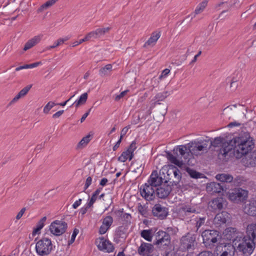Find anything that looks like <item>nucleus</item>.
<instances>
[{
  "mask_svg": "<svg viewBox=\"0 0 256 256\" xmlns=\"http://www.w3.org/2000/svg\"><path fill=\"white\" fill-rule=\"evenodd\" d=\"M58 0H49L42 4V8H47L52 6Z\"/></svg>",
  "mask_w": 256,
  "mask_h": 256,
  "instance_id": "nucleus-46",
  "label": "nucleus"
},
{
  "mask_svg": "<svg viewBox=\"0 0 256 256\" xmlns=\"http://www.w3.org/2000/svg\"><path fill=\"white\" fill-rule=\"evenodd\" d=\"M224 140L223 138H216L212 142V145L218 146L222 144L220 155L225 157L234 156L236 158H240L248 154L254 145L252 138L248 134L235 137L228 142H224Z\"/></svg>",
  "mask_w": 256,
  "mask_h": 256,
  "instance_id": "nucleus-1",
  "label": "nucleus"
},
{
  "mask_svg": "<svg viewBox=\"0 0 256 256\" xmlns=\"http://www.w3.org/2000/svg\"><path fill=\"white\" fill-rule=\"evenodd\" d=\"M240 104H232V105H230L229 106H228L227 107H226V108H224V112L225 110H232L234 108H237L238 106H239Z\"/></svg>",
  "mask_w": 256,
  "mask_h": 256,
  "instance_id": "nucleus-59",
  "label": "nucleus"
},
{
  "mask_svg": "<svg viewBox=\"0 0 256 256\" xmlns=\"http://www.w3.org/2000/svg\"><path fill=\"white\" fill-rule=\"evenodd\" d=\"M244 212L248 215H256V200H252L248 204L246 205Z\"/></svg>",
  "mask_w": 256,
  "mask_h": 256,
  "instance_id": "nucleus-21",
  "label": "nucleus"
},
{
  "mask_svg": "<svg viewBox=\"0 0 256 256\" xmlns=\"http://www.w3.org/2000/svg\"><path fill=\"white\" fill-rule=\"evenodd\" d=\"M136 144L135 141L132 142L129 147L126 150L130 152V154H132V156H134V152L136 149Z\"/></svg>",
  "mask_w": 256,
  "mask_h": 256,
  "instance_id": "nucleus-42",
  "label": "nucleus"
},
{
  "mask_svg": "<svg viewBox=\"0 0 256 256\" xmlns=\"http://www.w3.org/2000/svg\"><path fill=\"white\" fill-rule=\"evenodd\" d=\"M53 250V245L51 240L44 238L38 241L36 244V250L40 256L48 255Z\"/></svg>",
  "mask_w": 256,
  "mask_h": 256,
  "instance_id": "nucleus-4",
  "label": "nucleus"
},
{
  "mask_svg": "<svg viewBox=\"0 0 256 256\" xmlns=\"http://www.w3.org/2000/svg\"><path fill=\"white\" fill-rule=\"evenodd\" d=\"M218 188L220 190H221V186H220V184L218 183H216V182H212V183H210L209 184L208 186H207L206 187V188L208 190H210V188H212V190H213L214 192H220V190H214V188Z\"/></svg>",
  "mask_w": 256,
  "mask_h": 256,
  "instance_id": "nucleus-41",
  "label": "nucleus"
},
{
  "mask_svg": "<svg viewBox=\"0 0 256 256\" xmlns=\"http://www.w3.org/2000/svg\"><path fill=\"white\" fill-rule=\"evenodd\" d=\"M223 199L222 198H218L212 200L210 202V206L214 209H221L222 208Z\"/></svg>",
  "mask_w": 256,
  "mask_h": 256,
  "instance_id": "nucleus-27",
  "label": "nucleus"
},
{
  "mask_svg": "<svg viewBox=\"0 0 256 256\" xmlns=\"http://www.w3.org/2000/svg\"><path fill=\"white\" fill-rule=\"evenodd\" d=\"M248 196V192L242 188H235L228 194L229 199L234 202L244 200Z\"/></svg>",
  "mask_w": 256,
  "mask_h": 256,
  "instance_id": "nucleus-10",
  "label": "nucleus"
},
{
  "mask_svg": "<svg viewBox=\"0 0 256 256\" xmlns=\"http://www.w3.org/2000/svg\"><path fill=\"white\" fill-rule=\"evenodd\" d=\"M42 64V62H34L33 64H28V68H36V67H37L39 66H40Z\"/></svg>",
  "mask_w": 256,
  "mask_h": 256,
  "instance_id": "nucleus-55",
  "label": "nucleus"
},
{
  "mask_svg": "<svg viewBox=\"0 0 256 256\" xmlns=\"http://www.w3.org/2000/svg\"><path fill=\"white\" fill-rule=\"evenodd\" d=\"M112 70V65L108 64L106 65L104 68H102L100 70V74L101 76H106L110 74Z\"/></svg>",
  "mask_w": 256,
  "mask_h": 256,
  "instance_id": "nucleus-34",
  "label": "nucleus"
},
{
  "mask_svg": "<svg viewBox=\"0 0 256 256\" xmlns=\"http://www.w3.org/2000/svg\"><path fill=\"white\" fill-rule=\"evenodd\" d=\"M174 153L170 152H166V158L172 164L180 168H184L186 164V161L182 160L178 155L184 159L186 160L190 156V148L188 143L184 145H180L176 146L173 150ZM186 164H190L189 160H188Z\"/></svg>",
  "mask_w": 256,
  "mask_h": 256,
  "instance_id": "nucleus-3",
  "label": "nucleus"
},
{
  "mask_svg": "<svg viewBox=\"0 0 256 256\" xmlns=\"http://www.w3.org/2000/svg\"><path fill=\"white\" fill-rule=\"evenodd\" d=\"M64 111L63 110H59L58 112H56L54 114L52 117L54 118H58L64 113Z\"/></svg>",
  "mask_w": 256,
  "mask_h": 256,
  "instance_id": "nucleus-61",
  "label": "nucleus"
},
{
  "mask_svg": "<svg viewBox=\"0 0 256 256\" xmlns=\"http://www.w3.org/2000/svg\"><path fill=\"white\" fill-rule=\"evenodd\" d=\"M88 99V94L84 92L81 94L79 98L76 100L72 104L76 108L78 107L80 105L84 104L86 103Z\"/></svg>",
  "mask_w": 256,
  "mask_h": 256,
  "instance_id": "nucleus-28",
  "label": "nucleus"
},
{
  "mask_svg": "<svg viewBox=\"0 0 256 256\" xmlns=\"http://www.w3.org/2000/svg\"><path fill=\"white\" fill-rule=\"evenodd\" d=\"M28 64H25L24 66H20L18 67H17L16 68V71H19V70H23V69H27V68H28Z\"/></svg>",
  "mask_w": 256,
  "mask_h": 256,
  "instance_id": "nucleus-64",
  "label": "nucleus"
},
{
  "mask_svg": "<svg viewBox=\"0 0 256 256\" xmlns=\"http://www.w3.org/2000/svg\"><path fill=\"white\" fill-rule=\"evenodd\" d=\"M170 188L168 186H160L156 189V196L160 198H166L170 193Z\"/></svg>",
  "mask_w": 256,
  "mask_h": 256,
  "instance_id": "nucleus-22",
  "label": "nucleus"
},
{
  "mask_svg": "<svg viewBox=\"0 0 256 256\" xmlns=\"http://www.w3.org/2000/svg\"><path fill=\"white\" fill-rule=\"evenodd\" d=\"M78 233V230L74 229L71 236L70 240L68 241V244L69 245L72 244L75 240L76 238Z\"/></svg>",
  "mask_w": 256,
  "mask_h": 256,
  "instance_id": "nucleus-44",
  "label": "nucleus"
},
{
  "mask_svg": "<svg viewBox=\"0 0 256 256\" xmlns=\"http://www.w3.org/2000/svg\"><path fill=\"white\" fill-rule=\"evenodd\" d=\"M168 94H169L168 92L158 93L156 94L154 97V104H160L159 102L163 101L168 96Z\"/></svg>",
  "mask_w": 256,
  "mask_h": 256,
  "instance_id": "nucleus-32",
  "label": "nucleus"
},
{
  "mask_svg": "<svg viewBox=\"0 0 256 256\" xmlns=\"http://www.w3.org/2000/svg\"><path fill=\"white\" fill-rule=\"evenodd\" d=\"M86 35L90 40L91 39H94V38H98L95 31L90 32L88 34Z\"/></svg>",
  "mask_w": 256,
  "mask_h": 256,
  "instance_id": "nucleus-54",
  "label": "nucleus"
},
{
  "mask_svg": "<svg viewBox=\"0 0 256 256\" xmlns=\"http://www.w3.org/2000/svg\"><path fill=\"white\" fill-rule=\"evenodd\" d=\"M242 162L246 166H256V150L254 151L250 156L242 158Z\"/></svg>",
  "mask_w": 256,
  "mask_h": 256,
  "instance_id": "nucleus-18",
  "label": "nucleus"
},
{
  "mask_svg": "<svg viewBox=\"0 0 256 256\" xmlns=\"http://www.w3.org/2000/svg\"><path fill=\"white\" fill-rule=\"evenodd\" d=\"M208 2V0H204L202 2L198 4L194 10V14L202 13L207 6Z\"/></svg>",
  "mask_w": 256,
  "mask_h": 256,
  "instance_id": "nucleus-33",
  "label": "nucleus"
},
{
  "mask_svg": "<svg viewBox=\"0 0 256 256\" xmlns=\"http://www.w3.org/2000/svg\"><path fill=\"white\" fill-rule=\"evenodd\" d=\"M128 90H126L122 92L120 94H116L114 96V100L116 101L120 100L122 98L124 97L126 94L128 93Z\"/></svg>",
  "mask_w": 256,
  "mask_h": 256,
  "instance_id": "nucleus-43",
  "label": "nucleus"
},
{
  "mask_svg": "<svg viewBox=\"0 0 256 256\" xmlns=\"http://www.w3.org/2000/svg\"><path fill=\"white\" fill-rule=\"evenodd\" d=\"M82 200L81 198H79L78 200H76L72 204V206L74 208L76 209L78 208L82 204Z\"/></svg>",
  "mask_w": 256,
  "mask_h": 256,
  "instance_id": "nucleus-57",
  "label": "nucleus"
},
{
  "mask_svg": "<svg viewBox=\"0 0 256 256\" xmlns=\"http://www.w3.org/2000/svg\"><path fill=\"white\" fill-rule=\"evenodd\" d=\"M160 36V32H153L149 39L146 42L144 46H153L155 44L157 40Z\"/></svg>",
  "mask_w": 256,
  "mask_h": 256,
  "instance_id": "nucleus-24",
  "label": "nucleus"
},
{
  "mask_svg": "<svg viewBox=\"0 0 256 256\" xmlns=\"http://www.w3.org/2000/svg\"><path fill=\"white\" fill-rule=\"evenodd\" d=\"M67 228V224L62 220H56L49 226V230L54 236H59L64 234Z\"/></svg>",
  "mask_w": 256,
  "mask_h": 256,
  "instance_id": "nucleus-5",
  "label": "nucleus"
},
{
  "mask_svg": "<svg viewBox=\"0 0 256 256\" xmlns=\"http://www.w3.org/2000/svg\"><path fill=\"white\" fill-rule=\"evenodd\" d=\"M188 172L192 178H200V174L194 170H188Z\"/></svg>",
  "mask_w": 256,
  "mask_h": 256,
  "instance_id": "nucleus-45",
  "label": "nucleus"
},
{
  "mask_svg": "<svg viewBox=\"0 0 256 256\" xmlns=\"http://www.w3.org/2000/svg\"><path fill=\"white\" fill-rule=\"evenodd\" d=\"M56 103L53 102H49L44 107L43 112L44 114H48L50 110L56 105Z\"/></svg>",
  "mask_w": 256,
  "mask_h": 256,
  "instance_id": "nucleus-40",
  "label": "nucleus"
},
{
  "mask_svg": "<svg viewBox=\"0 0 256 256\" xmlns=\"http://www.w3.org/2000/svg\"><path fill=\"white\" fill-rule=\"evenodd\" d=\"M223 234L224 239L228 240H232L234 243V240H236V238L238 237L236 229L234 228H226Z\"/></svg>",
  "mask_w": 256,
  "mask_h": 256,
  "instance_id": "nucleus-17",
  "label": "nucleus"
},
{
  "mask_svg": "<svg viewBox=\"0 0 256 256\" xmlns=\"http://www.w3.org/2000/svg\"><path fill=\"white\" fill-rule=\"evenodd\" d=\"M202 236L206 246H210L217 242L218 232L215 230H205L202 232Z\"/></svg>",
  "mask_w": 256,
  "mask_h": 256,
  "instance_id": "nucleus-7",
  "label": "nucleus"
},
{
  "mask_svg": "<svg viewBox=\"0 0 256 256\" xmlns=\"http://www.w3.org/2000/svg\"><path fill=\"white\" fill-rule=\"evenodd\" d=\"M22 98L20 95V94L18 93L17 94H16L14 97L10 100V102L8 105L9 106H11V105H12L14 104H16V102H17L20 99Z\"/></svg>",
  "mask_w": 256,
  "mask_h": 256,
  "instance_id": "nucleus-47",
  "label": "nucleus"
},
{
  "mask_svg": "<svg viewBox=\"0 0 256 256\" xmlns=\"http://www.w3.org/2000/svg\"><path fill=\"white\" fill-rule=\"evenodd\" d=\"M140 236L145 240L151 242L153 237L152 230H144L140 232Z\"/></svg>",
  "mask_w": 256,
  "mask_h": 256,
  "instance_id": "nucleus-26",
  "label": "nucleus"
},
{
  "mask_svg": "<svg viewBox=\"0 0 256 256\" xmlns=\"http://www.w3.org/2000/svg\"><path fill=\"white\" fill-rule=\"evenodd\" d=\"M70 38V37L67 36L64 38H60L54 42L52 46H50L47 48L48 50H50L51 48H54L64 44L66 41L68 40Z\"/></svg>",
  "mask_w": 256,
  "mask_h": 256,
  "instance_id": "nucleus-35",
  "label": "nucleus"
},
{
  "mask_svg": "<svg viewBox=\"0 0 256 256\" xmlns=\"http://www.w3.org/2000/svg\"><path fill=\"white\" fill-rule=\"evenodd\" d=\"M154 250L152 244L142 242L138 250V254L142 256H150Z\"/></svg>",
  "mask_w": 256,
  "mask_h": 256,
  "instance_id": "nucleus-13",
  "label": "nucleus"
},
{
  "mask_svg": "<svg viewBox=\"0 0 256 256\" xmlns=\"http://www.w3.org/2000/svg\"><path fill=\"white\" fill-rule=\"evenodd\" d=\"M32 87V84H29L24 88L22 90H21L18 94L20 96L23 98H24L28 92L30 90Z\"/></svg>",
  "mask_w": 256,
  "mask_h": 256,
  "instance_id": "nucleus-39",
  "label": "nucleus"
},
{
  "mask_svg": "<svg viewBox=\"0 0 256 256\" xmlns=\"http://www.w3.org/2000/svg\"><path fill=\"white\" fill-rule=\"evenodd\" d=\"M196 256H214V254L209 251H204L198 254Z\"/></svg>",
  "mask_w": 256,
  "mask_h": 256,
  "instance_id": "nucleus-53",
  "label": "nucleus"
},
{
  "mask_svg": "<svg viewBox=\"0 0 256 256\" xmlns=\"http://www.w3.org/2000/svg\"><path fill=\"white\" fill-rule=\"evenodd\" d=\"M92 181V178H91V177L88 176V178H87L85 184H84V188L85 189L88 188V186L91 184Z\"/></svg>",
  "mask_w": 256,
  "mask_h": 256,
  "instance_id": "nucleus-56",
  "label": "nucleus"
},
{
  "mask_svg": "<svg viewBox=\"0 0 256 256\" xmlns=\"http://www.w3.org/2000/svg\"><path fill=\"white\" fill-rule=\"evenodd\" d=\"M108 182V179L106 178H104L101 180L100 184L102 186H104Z\"/></svg>",
  "mask_w": 256,
  "mask_h": 256,
  "instance_id": "nucleus-63",
  "label": "nucleus"
},
{
  "mask_svg": "<svg viewBox=\"0 0 256 256\" xmlns=\"http://www.w3.org/2000/svg\"><path fill=\"white\" fill-rule=\"evenodd\" d=\"M182 210L186 212L198 213L200 210L197 204H188L182 207Z\"/></svg>",
  "mask_w": 256,
  "mask_h": 256,
  "instance_id": "nucleus-25",
  "label": "nucleus"
},
{
  "mask_svg": "<svg viewBox=\"0 0 256 256\" xmlns=\"http://www.w3.org/2000/svg\"><path fill=\"white\" fill-rule=\"evenodd\" d=\"M140 192L142 196L147 200H153L156 196V189L146 182L141 186Z\"/></svg>",
  "mask_w": 256,
  "mask_h": 256,
  "instance_id": "nucleus-8",
  "label": "nucleus"
},
{
  "mask_svg": "<svg viewBox=\"0 0 256 256\" xmlns=\"http://www.w3.org/2000/svg\"><path fill=\"white\" fill-rule=\"evenodd\" d=\"M130 128V126L128 125L122 128L120 132V139H122L123 136H124L128 132L129 129Z\"/></svg>",
  "mask_w": 256,
  "mask_h": 256,
  "instance_id": "nucleus-50",
  "label": "nucleus"
},
{
  "mask_svg": "<svg viewBox=\"0 0 256 256\" xmlns=\"http://www.w3.org/2000/svg\"><path fill=\"white\" fill-rule=\"evenodd\" d=\"M190 144V154L193 155H198L200 152L206 150L207 145L202 140H196L188 143Z\"/></svg>",
  "mask_w": 256,
  "mask_h": 256,
  "instance_id": "nucleus-11",
  "label": "nucleus"
},
{
  "mask_svg": "<svg viewBox=\"0 0 256 256\" xmlns=\"http://www.w3.org/2000/svg\"><path fill=\"white\" fill-rule=\"evenodd\" d=\"M196 238L190 234L183 236L181 239V244L184 249L189 250L194 246Z\"/></svg>",
  "mask_w": 256,
  "mask_h": 256,
  "instance_id": "nucleus-15",
  "label": "nucleus"
},
{
  "mask_svg": "<svg viewBox=\"0 0 256 256\" xmlns=\"http://www.w3.org/2000/svg\"><path fill=\"white\" fill-rule=\"evenodd\" d=\"M93 134H90L86 135L81 140L78 142V148H82L84 146H86L90 142L91 140Z\"/></svg>",
  "mask_w": 256,
  "mask_h": 256,
  "instance_id": "nucleus-29",
  "label": "nucleus"
},
{
  "mask_svg": "<svg viewBox=\"0 0 256 256\" xmlns=\"http://www.w3.org/2000/svg\"><path fill=\"white\" fill-rule=\"evenodd\" d=\"M42 38V35H38L34 36L32 38L28 40L25 44L24 48V50L26 51L27 50L30 49L34 46L36 44L40 42L41 39Z\"/></svg>",
  "mask_w": 256,
  "mask_h": 256,
  "instance_id": "nucleus-20",
  "label": "nucleus"
},
{
  "mask_svg": "<svg viewBox=\"0 0 256 256\" xmlns=\"http://www.w3.org/2000/svg\"><path fill=\"white\" fill-rule=\"evenodd\" d=\"M96 198L94 196H92L90 200L86 203V205L88 207L91 208L94 204V202H96Z\"/></svg>",
  "mask_w": 256,
  "mask_h": 256,
  "instance_id": "nucleus-51",
  "label": "nucleus"
},
{
  "mask_svg": "<svg viewBox=\"0 0 256 256\" xmlns=\"http://www.w3.org/2000/svg\"><path fill=\"white\" fill-rule=\"evenodd\" d=\"M46 220V216H44L38 222L36 227L34 228L33 231L32 232V236H34L40 234L41 230L44 226Z\"/></svg>",
  "mask_w": 256,
  "mask_h": 256,
  "instance_id": "nucleus-23",
  "label": "nucleus"
},
{
  "mask_svg": "<svg viewBox=\"0 0 256 256\" xmlns=\"http://www.w3.org/2000/svg\"><path fill=\"white\" fill-rule=\"evenodd\" d=\"M25 211H26V208H22L16 215V218L17 220H20L22 216Z\"/></svg>",
  "mask_w": 256,
  "mask_h": 256,
  "instance_id": "nucleus-58",
  "label": "nucleus"
},
{
  "mask_svg": "<svg viewBox=\"0 0 256 256\" xmlns=\"http://www.w3.org/2000/svg\"><path fill=\"white\" fill-rule=\"evenodd\" d=\"M152 212L154 216L160 219H164L166 218L168 214L167 208L162 206L160 204H156L153 208Z\"/></svg>",
  "mask_w": 256,
  "mask_h": 256,
  "instance_id": "nucleus-14",
  "label": "nucleus"
},
{
  "mask_svg": "<svg viewBox=\"0 0 256 256\" xmlns=\"http://www.w3.org/2000/svg\"><path fill=\"white\" fill-rule=\"evenodd\" d=\"M155 238L154 244L158 248L168 246L170 243V236L162 230H159L156 233Z\"/></svg>",
  "mask_w": 256,
  "mask_h": 256,
  "instance_id": "nucleus-9",
  "label": "nucleus"
},
{
  "mask_svg": "<svg viewBox=\"0 0 256 256\" xmlns=\"http://www.w3.org/2000/svg\"><path fill=\"white\" fill-rule=\"evenodd\" d=\"M110 30V27H106L103 28H99L96 29L95 31L96 36L98 38L104 35L106 32H108Z\"/></svg>",
  "mask_w": 256,
  "mask_h": 256,
  "instance_id": "nucleus-38",
  "label": "nucleus"
},
{
  "mask_svg": "<svg viewBox=\"0 0 256 256\" xmlns=\"http://www.w3.org/2000/svg\"><path fill=\"white\" fill-rule=\"evenodd\" d=\"M168 167L173 170L174 175L176 178L178 180L181 178L180 171L178 168H176L174 166L172 165L164 166L163 167V168L167 169Z\"/></svg>",
  "mask_w": 256,
  "mask_h": 256,
  "instance_id": "nucleus-36",
  "label": "nucleus"
},
{
  "mask_svg": "<svg viewBox=\"0 0 256 256\" xmlns=\"http://www.w3.org/2000/svg\"><path fill=\"white\" fill-rule=\"evenodd\" d=\"M112 222L113 218L111 216H106V217L103 218L102 221V224L106 227H108L109 229L110 226H112Z\"/></svg>",
  "mask_w": 256,
  "mask_h": 256,
  "instance_id": "nucleus-37",
  "label": "nucleus"
},
{
  "mask_svg": "<svg viewBox=\"0 0 256 256\" xmlns=\"http://www.w3.org/2000/svg\"><path fill=\"white\" fill-rule=\"evenodd\" d=\"M235 247L231 244L218 246L214 252V256H234Z\"/></svg>",
  "mask_w": 256,
  "mask_h": 256,
  "instance_id": "nucleus-6",
  "label": "nucleus"
},
{
  "mask_svg": "<svg viewBox=\"0 0 256 256\" xmlns=\"http://www.w3.org/2000/svg\"><path fill=\"white\" fill-rule=\"evenodd\" d=\"M230 219V214L226 212L218 214L214 218V224L216 226L224 224Z\"/></svg>",
  "mask_w": 256,
  "mask_h": 256,
  "instance_id": "nucleus-16",
  "label": "nucleus"
},
{
  "mask_svg": "<svg viewBox=\"0 0 256 256\" xmlns=\"http://www.w3.org/2000/svg\"><path fill=\"white\" fill-rule=\"evenodd\" d=\"M148 184L152 186L156 189L158 186H159L162 182V179L156 174L153 173L151 174L150 179L146 182Z\"/></svg>",
  "mask_w": 256,
  "mask_h": 256,
  "instance_id": "nucleus-19",
  "label": "nucleus"
},
{
  "mask_svg": "<svg viewBox=\"0 0 256 256\" xmlns=\"http://www.w3.org/2000/svg\"><path fill=\"white\" fill-rule=\"evenodd\" d=\"M170 72V70L168 68H166L164 70H162L161 74L159 76V78L160 80H162V78H164Z\"/></svg>",
  "mask_w": 256,
  "mask_h": 256,
  "instance_id": "nucleus-48",
  "label": "nucleus"
},
{
  "mask_svg": "<svg viewBox=\"0 0 256 256\" xmlns=\"http://www.w3.org/2000/svg\"><path fill=\"white\" fill-rule=\"evenodd\" d=\"M90 208V207H88V206L86 204L84 205V206H82L80 209V213L83 215L84 214H85L87 210H88V209Z\"/></svg>",
  "mask_w": 256,
  "mask_h": 256,
  "instance_id": "nucleus-60",
  "label": "nucleus"
},
{
  "mask_svg": "<svg viewBox=\"0 0 256 256\" xmlns=\"http://www.w3.org/2000/svg\"><path fill=\"white\" fill-rule=\"evenodd\" d=\"M216 180L222 182H230L232 180L233 178L230 174H217L216 176Z\"/></svg>",
  "mask_w": 256,
  "mask_h": 256,
  "instance_id": "nucleus-30",
  "label": "nucleus"
},
{
  "mask_svg": "<svg viewBox=\"0 0 256 256\" xmlns=\"http://www.w3.org/2000/svg\"><path fill=\"white\" fill-rule=\"evenodd\" d=\"M205 218H200L198 220L196 221V227L198 228H200L202 225L204 224L205 222Z\"/></svg>",
  "mask_w": 256,
  "mask_h": 256,
  "instance_id": "nucleus-52",
  "label": "nucleus"
},
{
  "mask_svg": "<svg viewBox=\"0 0 256 256\" xmlns=\"http://www.w3.org/2000/svg\"><path fill=\"white\" fill-rule=\"evenodd\" d=\"M122 139H120H120L118 140V141L116 142L115 145L114 146L113 150L114 151L116 150H117V148L119 147L120 144V142H122Z\"/></svg>",
  "mask_w": 256,
  "mask_h": 256,
  "instance_id": "nucleus-62",
  "label": "nucleus"
},
{
  "mask_svg": "<svg viewBox=\"0 0 256 256\" xmlns=\"http://www.w3.org/2000/svg\"><path fill=\"white\" fill-rule=\"evenodd\" d=\"M132 158V154H130V152L126 150L123 152L118 158V160L120 162H125L127 160H131Z\"/></svg>",
  "mask_w": 256,
  "mask_h": 256,
  "instance_id": "nucleus-31",
  "label": "nucleus"
},
{
  "mask_svg": "<svg viewBox=\"0 0 256 256\" xmlns=\"http://www.w3.org/2000/svg\"><path fill=\"white\" fill-rule=\"evenodd\" d=\"M96 244L98 249L102 251L111 252L114 250L112 244L104 237L98 238L96 241Z\"/></svg>",
  "mask_w": 256,
  "mask_h": 256,
  "instance_id": "nucleus-12",
  "label": "nucleus"
},
{
  "mask_svg": "<svg viewBox=\"0 0 256 256\" xmlns=\"http://www.w3.org/2000/svg\"><path fill=\"white\" fill-rule=\"evenodd\" d=\"M108 230V227H106L102 224L99 229V233L100 234H106Z\"/></svg>",
  "mask_w": 256,
  "mask_h": 256,
  "instance_id": "nucleus-49",
  "label": "nucleus"
},
{
  "mask_svg": "<svg viewBox=\"0 0 256 256\" xmlns=\"http://www.w3.org/2000/svg\"><path fill=\"white\" fill-rule=\"evenodd\" d=\"M237 250L244 256H250L254 252L256 244V223L248 226L246 236L242 240H234Z\"/></svg>",
  "mask_w": 256,
  "mask_h": 256,
  "instance_id": "nucleus-2",
  "label": "nucleus"
}]
</instances>
